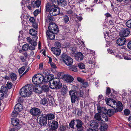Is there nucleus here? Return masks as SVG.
<instances>
[{"mask_svg":"<svg viewBox=\"0 0 131 131\" xmlns=\"http://www.w3.org/2000/svg\"><path fill=\"white\" fill-rule=\"evenodd\" d=\"M108 105L111 106L114 109L107 110L106 114L111 116L115 113L120 112L123 110V106L122 102L120 101L117 102L115 100L111 98H108L106 102Z\"/></svg>","mask_w":131,"mask_h":131,"instance_id":"f257e3e1","label":"nucleus"},{"mask_svg":"<svg viewBox=\"0 0 131 131\" xmlns=\"http://www.w3.org/2000/svg\"><path fill=\"white\" fill-rule=\"evenodd\" d=\"M48 28L49 30L46 31V35L49 39L53 40L55 38L54 34H57L58 32V26L55 23H50L49 24Z\"/></svg>","mask_w":131,"mask_h":131,"instance_id":"f03ea898","label":"nucleus"},{"mask_svg":"<svg viewBox=\"0 0 131 131\" xmlns=\"http://www.w3.org/2000/svg\"><path fill=\"white\" fill-rule=\"evenodd\" d=\"M30 84H27L22 87L20 91V94L22 97H26L30 96L32 94Z\"/></svg>","mask_w":131,"mask_h":131,"instance_id":"7ed1b4c3","label":"nucleus"},{"mask_svg":"<svg viewBox=\"0 0 131 131\" xmlns=\"http://www.w3.org/2000/svg\"><path fill=\"white\" fill-rule=\"evenodd\" d=\"M97 110L98 112L100 113H102L101 115L104 121H107L108 118L106 114L107 109L105 107H101L100 105H97Z\"/></svg>","mask_w":131,"mask_h":131,"instance_id":"20e7f679","label":"nucleus"},{"mask_svg":"<svg viewBox=\"0 0 131 131\" xmlns=\"http://www.w3.org/2000/svg\"><path fill=\"white\" fill-rule=\"evenodd\" d=\"M61 57L63 62L67 65L69 66L72 64L73 60L70 56L63 53L61 55Z\"/></svg>","mask_w":131,"mask_h":131,"instance_id":"39448f33","label":"nucleus"},{"mask_svg":"<svg viewBox=\"0 0 131 131\" xmlns=\"http://www.w3.org/2000/svg\"><path fill=\"white\" fill-rule=\"evenodd\" d=\"M46 77L40 74H36L32 78V82H46Z\"/></svg>","mask_w":131,"mask_h":131,"instance_id":"423d86ee","label":"nucleus"},{"mask_svg":"<svg viewBox=\"0 0 131 131\" xmlns=\"http://www.w3.org/2000/svg\"><path fill=\"white\" fill-rule=\"evenodd\" d=\"M75 121V129H77L78 131H82L84 128V123L79 119H76Z\"/></svg>","mask_w":131,"mask_h":131,"instance_id":"0eeeda50","label":"nucleus"},{"mask_svg":"<svg viewBox=\"0 0 131 131\" xmlns=\"http://www.w3.org/2000/svg\"><path fill=\"white\" fill-rule=\"evenodd\" d=\"M33 84H30V89H31L32 93V91L35 92L37 93H42V90H39L38 89V87L40 88V85L39 84H38L37 83H35V82H33ZM37 83V82H36Z\"/></svg>","mask_w":131,"mask_h":131,"instance_id":"6e6552de","label":"nucleus"},{"mask_svg":"<svg viewBox=\"0 0 131 131\" xmlns=\"http://www.w3.org/2000/svg\"><path fill=\"white\" fill-rule=\"evenodd\" d=\"M30 113L33 117L40 116L41 114V110L39 108L34 107L30 110Z\"/></svg>","mask_w":131,"mask_h":131,"instance_id":"1a4fd4ad","label":"nucleus"},{"mask_svg":"<svg viewBox=\"0 0 131 131\" xmlns=\"http://www.w3.org/2000/svg\"><path fill=\"white\" fill-rule=\"evenodd\" d=\"M49 85L51 89L56 90L60 89L62 86L61 82H49Z\"/></svg>","mask_w":131,"mask_h":131,"instance_id":"9d476101","label":"nucleus"},{"mask_svg":"<svg viewBox=\"0 0 131 131\" xmlns=\"http://www.w3.org/2000/svg\"><path fill=\"white\" fill-rule=\"evenodd\" d=\"M39 118V124L41 126H45L47 123V119L46 116V114L40 115Z\"/></svg>","mask_w":131,"mask_h":131,"instance_id":"9b49d317","label":"nucleus"},{"mask_svg":"<svg viewBox=\"0 0 131 131\" xmlns=\"http://www.w3.org/2000/svg\"><path fill=\"white\" fill-rule=\"evenodd\" d=\"M77 92L75 90L70 91L69 92L72 103H75L77 99L78 98L77 95Z\"/></svg>","mask_w":131,"mask_h":131,"instance_id":"f8f14e48","label":"nucleus"},{"mask_svg":"<svg viewBox=\"0 0 131 131\" xmlns=\"http://www.w3.org/2000/svg\"><path fill=\"white\" fill-rule=\"evenodd\" d=\"M130 32V29L128 28H122L119 33L120 37H127Z\"/></svg>","mask_w":131,"mask_h":131,"instance_id":"ddd939ff","label":"nucleus"},{"mask_svg":"<svg viewBox=\"0 0 131 131\" xmlns=\"http://www.w3.org/2000/svg\"><path fill=\"white\" fill-rule=\"evenodd\" d=\"M51 123L50 122L49 124V130L50 131H53L56 129L58 127V123L55 121H52Z\"/></svg>","mask_w":131,"mask_h":131,"instance_id":"4468645a","label":"nucleus"},{"mask_svg":"<svg viewBox=\"0 0 131 131\" xmlns=\"http://www.w3.org/2000/svg\"><path fill=\"white\" fill-rule=\"evenodd\" d=\"M60 13V10L59 8H52L49 11V13L51 16H54L59 14Z\"/></svg>","mask_w":131,"mask_h":131,"instance_id":"2eb2a0df","label":"nucleus"},{"mask_svg":"<svg viewBox=\"0 0 131 131\" xmlns=\"http://www.w3.org/2000/svg\"><path fill=\"white\" fill-rule=\"evenodd\" d=\"M62 78V79L67 82H72L74 80L73 78L69 75L64 74Z\"/></svg>","mask_w":131,"mask_h":131,"instance_id":"dca6fc26","label":"nucleus"},{"mask_svg":"<svg viewBox=\"0 0 131 131\" xmlns=\"http://www.w3.org/2000/svg\"><path fill=\"white\" fill-rule=\"evenodd\" d=\"M29 34L33 36L32 38L33 39L36 40L38 39V37L37 35V31L34 29H31L29 31Z\"/></svg>","mask_w":131,"mask_h":131,"instance_id":"f3484780","label":"nucleus"},{"mask_svg":"<svg viewBox=\"0 0 131 131\" xmlns=\"http://www.w3.org/2000/svg\"><path fill=\"white\" fill-rule=\"evenodd\" d=\"M22 49L24 51H26L29 49L31 50H34L35 49V47L34 46H29L28 44L26 43L23 46Z\"/></svg>","mask_w":131,"mask_h":131,"instance_id":"a211bd4d","label":"nucleus"},{"mask_svg":"<svg viewBox=\"0 0 131 131\" xmlns=\"http://www.w3.org/2000/svg\"><path fill=\"white\" fill-rule=\"evenodd\" d=\"M126 42V39L124 37L119 38L117 40V44L119 46H121L125 44Z\"/></svg>","mask_w":131,"mask_h":131,"instance_id":"6ab92c4d","label":"nucleus"},{"mask_svg":"<svg viewBox=\"0 0 131 131\" xmlns=\"http://www.w3.org/2000/svg\"><path fill=\"white\" fill-rule=\"evenodd\" d=\"M99 124V122L94 120H92L91 121V124L89 125V126L90 127L97 128Z\"/></svg>","mask_w":131,"mask_h":131,"instance_id":"aec40b11","label":"nucleus"},{"mask_svg":"<svg viewBox=\"0 0 131 131\" xmlns=\"http://www.w3.org/2000/svg\"><path fill=\"white\" fill-rule=\"evenodd\" d=\"M51 50L53 53L56 56L59 55L61 53V50L58 48H52Z\"/></svg>","mask_w":131,"mask_h":131,"instance_id":"412c9836","label":"nucleus"},{"mask_svg":"<svg viewBox=\"0 0 131 131\" xmlns=\"http://www.w3.org/2000/svg\"><path fill=\"white\" fill-rule=\"evenodd\" d=\"M84 58L83 55V54L81 52L78 53L75 56V59L79 61H80L82 60Z\"/></svg>","mask_w":131,"mask_h":131,"instance_id":"4be33fe9","label":"nucleus"},{"mask_svg":"<svg viewBox=\"0 0 131 131\" xmlns=\"http://www.w3.org/2000/svg\"><path fill=\"white\" fill-rule=\"evenodd\" d=\"M22 110V106L20 103H17L15 106L14 110L15 112H19Z\"/></svg>","mask_w":131,"mask_h":131,"instance_id":"5701e85b","label":"nucleus"},{"mask_svg":"<svg viewBox=\"0 0 131 131\" xmlns=\"http://www.w3.org/2000/svg\"><path fill=\"white\" fill-rule=\"evenodd\" d=\"M68 91L67 86L66 85H63V87L61 90V93L62 95H64L67 94Z\"/></svg>","mask_w":131,"mask_h":131,"instance_id":"b1692460","label":"nucleus"},{"mask_svg":"<svg viewBox=\"0 0 131 131\" xmlns=\"http://www.w3.org/2000/svg\"><path fill=\"white\" fill-rule=\"evenodd\" d=\"M84 91V90H83L82 88H80L79 89V91L77 92L76 93L78 98L79 97H82V98L83 97Z\"/></svg>","mask_w":131,"mask_h":131,"instance_id":"393cba45","label":"nucleus"},{"mask_svg":"<svg viewBox=\"0 0 131 131\" xmlns=\"http://www.w3.org/2000/svg\"><path fill=\"white\" fill-rule=\"evenodd\" d=\"M11 122L12 125L14 126H17L19 123V121L16 118H14L11 119Z\"/></svg>","mask_w":131,"mask_h":131,"instance_id":"a878e982","label":"nucleus"},{"mask_svg":"<svg viewBox=\"0 0 131 131\" xmlns=\"http://www.w3.org/2000/svg\"><path fill=\"white\" fill-rule=\"evenodd\" d=\"M107 128V125L106 123L102 124L99 128L100 131H105Z\"/></svg>","mask_w":131,"mask_h":131,"instance_id":"bb28decb","label":"nucleus"},{"mask_svg":"<svg viewBox=\"0 0 131 131\" xmlns=\"http://www.w3.org/2000/svg\"><path fill=\"white\" fill-rule=\"evenodd\" d=\"M46 116L47 120H48L54 119L55 118V115L51 113H49L47 114H46Z\"/></svg>","mask_w":131,"mask_h":131,"instance_id":"cd10ccee","label":"nucleus"},{"mask_svg":"<svg viewBox=\"0 0 131 131\" xmlns=\"http://www.w3.org/2000/svg\"><path fill=\"white\" fill-rule=\"evenodd\" d=\"M94 118L98 121H102L104 122V120L101 118V114L98 112V113L95 114L94 116Z\"/></svg>","mask_w":131,"mask_h":131,"instance_id":"c85d7f7f","label":"nucleus"},{"mask_svg":"<svg viewBox=\"0 0 131 131\" xmlns=\"http://www.w3.org/2000/svg\"><path fill=\"white\" fill-rule=\"evenodd\" d=\"M2 92L4 93V94L5 95L7 94L8 92V89L7 87L5 85H3L2 86L1 88V90Z\"/></svg>","mask_w":131,"mask_h":131,"instance_id":"c756f323","label":"nucleus"},{"mask_svg":"<svg viewBox=\"0 0 131 131\" xmlns=\"http://www.w3.org/2000/svg\"><path fill=\"white\" fill-rule=\"evenodd\" d=\"M67 128L70 129V128L68 125H61L59 128V130L60 131H65Z\"/></svg>","mask_w":131,"mask_h":131,"instance_id":"7c9ffc66","label":"nucleus"},{"mask_svg":"<svg viewBox=\"0 0 131 131\" xmlns=\"http://www.w3.org/2000/svg\"><path fill=\"white\" fill-rule=\"evenodd\" d=\"M41 90L42 91L43 90L44 92H47L49 91L50 89L48 85L44 84L41 87Z\"/></svg>","mask_w":131,"mask_h":131,"instance_id":"2f4dec72","label":"nucleus"},{"mask_svg":"<svg viewBox=\"0 0 131 131\" xmlns=\"http://www.w3.org/2000/svg\"><path fill=\"white\" fill-rule=\"evenodd\" d=\"M59 4V2L58 0H53L52 2V6L54 7V8H58L57 7Z\"/></svg>","mask_w":131,"mask_h":131,"instance_id":"473e14b6","label":"nucleus"},{"mask_svg":"<svg viewBox=\"0 0 131 131\" xmlns=\"http://www.w3.org/2000/svg\"><path fill=\"white\" fill-rule=\"evenodd\" d=\"M75 120L73 119L69 123V126L72 129H75V127L74 125L75 124Z\"/></svg>","mask_w":131,"mask_h":131,"instance_id":"72a5a7b5","label":"nucleus"},{"mask_svg":"<svg viewBox=\"0 0 131 131\" xmlns=\"http://www.w3.org/2000/svg\"><path fill=\"white\" fill-rule=\"evenodd\" d=\"M45 76L46 78H46L47 79V81H46V82H50L54 78V75L52 74L47 75Z\"/></svg>","mask_w":131,"mask_h":131,"instance_id":"f704fd0d","label":"nucleus"},{"mask_svg":"<svg viewBox=\"0 0 131 131\" xmlns=\"http://www.w3.org/2000/svg\"><path fill=\"white\" fill-rule=\"evenodd\" d=\"M52 8V6L50 3H48L46 6V10L47 12H49Z\"/></svg>","mask_w":131,"mask_h":131,"instance_id":"c9c22d12","label":"nucleus"},{"mask_svg":"<svg viewBox=\"0 0 131 131\" xmlns=\"http://www.w3.org/2000/svg\"><path fill=\"white\" fill-rule=\"evenodd\" d=\"M69 69L70 70L75 72H77L78 71L77 66L75 65L70 66Z\"/></svg>","mask_w":131,"mask_h":131,"instance_id":"e433bc0d","label":"nucleus"},{"mask_svg":"<svg viewBox=\"0 0 131 131\" xmlns=\"http://www.w3.org/2000/svg\"><path fill=\"white\" fill-rule=\"evenodd\" d=\"M48 102L47 99L45 98L42 99L40 101V104L43 105H46Z\"/></svg>","mask_w":131,"mask_h":131,"instance_id":"4c0bfd02","label":"nucleus"},{"mask_svg":"<svg viewBox=\"0 0 131 131\" xmlns=\"http://www.w3.org/2000/svg\"><path fill=\"white\" fill-rule=\"evenodd\" d=\"M10 78L13 81H15L17 79V75L15 74L12 73L11 74Z\"/></svg>","mask_w":131,"mask_h":131,"instance_id":"58836bf2","label":"nucleus"},{"mask_svg":"<svg viewBox=\"0 0 131 131\" xmlns=\"http://www.w3.org/2000/svg\"><path fill=\"white\" fill-rule=\"evenodd\" d=\"M7 94L4 95L3 92L0 90V100L3 99L4 98V97L6 98L7 97Z\"/></svg>","mask_w":131,"mask_h":131,"instance_id":"ea45409f","label":"nucleus"},{"mask_svg":"<svg viewBox=\"0 0 131 131\" xmlns=\"http://www.w3.org/2000/svg\"><path fill=\"white\" fill-rule=\"evenodd\" d=\"M34 40H35L34 39L30 40L29 41V42L32 45L31 46H34L35 47V46L37 45V43Z\"/></svg>","mask_w":131,"mask_h":131,"instance_id":"a19ab883","label":"nucleus"},{"mask_svg":"<svg viewBox=\"0 0 131 131\" xmlns=\"http://www.w3.org/2000/svg\"><path fill=\"white\" fill-rule=\"evenodd\" d=\"M25 69V66H23L19 69L18 70V72L19 74L20 75L23 72H24Z\"/></svg>","mask_w":131,"mask_h":131,"instance_id":"79ce46f5","label":"nucleus"},{"mask_svg":"<svg viewBox=\"0 0 131 131\" xmlns=\"http://www.w3.org/2000/svg\"><path fill=\"white\" fill-rule=\"evenodd\" d=\"M130 111L128 109H125L124 110V114L125 116L128 115L130 113Z\"/></svg>","mask_w":131,"mask_h":131,"instance_id":"37998d69","label":"nucleus"},{"mask_svg":"<svg viewBox=\"0 0 131 131\" xmlns=\"http://www.w3.org/2000/svg\"><path fill=\"white\" fill-rule=\"evenodd\" d=\"M53 19L52 18L51 16H47L45 18V20L46 21L47 23L49 22L52 21Z\"/></svg>","mask_w":131,"mask_h":131,"instance_id":"c03bdc74","label":"nucleus"},{"mask_svg":"<svg viewBox=\"0 0 131 131\" xmlns=\"http://www.w3.org/2000/svg\"><path fill=\"white\" fill-rule=\"evenodd\" d=\"M61 5L62 6H64L67 5V2L65 0H60V2Z\"/></svg>","mask_w":131,"mask_h":131,"instance_id":"a18cd8bd","label":"nucleus"},{"mask_svg":"<svg viewBox=\"0 0 131 131\" xmlns=\"http://www.w3.org/2000/svg\"><path fill=\"white\" fill-rule=\"evenodd\" d=\"M126 25L127 27L131 28V19L128 20L126 22Z\"/></svg>","mask_w":131,"mask_h":131,"instance_id":"49530a36","label":"nucleus"},{"mask_svg":"<svg viewBox=\"0 0 131 131\" xmlns=\"http://www.w3.org/2000/svg\"><path fill=\"white\" fill-rule=\"evenodd\" d=\"M69 18L66 15L63 17V20L64 21V23L65 24H66L69 21Z\"/></svg>","mask_w":131,"mask_h":131,"instance_id":"de8ad7c7","label":"nucleus"},{"mask_svg":"<svg viewBox=\"0 0 131 131\" xmlns=\"http://www.w3.org/2000/svg\"><path fill=\"white\" fill-rule=\"evenodd\" d=\"M111 89L110 88L108 87H107L106 91V94L107 95H108L109 97H110L109 95H110L111 93Z\"/></svg>","mask_w":131,"mask_h":131,"instance_id":"09e8293b","label":"nucleus"},{"mask_svg":"<svg viewBox=\"0 0 131 131\" xmlns=\"http://www.w3.org/2000/svg\"><path fill=\"white\" fill-rule=\"evenodd\" d=\"M78 67L81 69L85 68V66L83 63H79L78 64Z\"/></svg>","mask_w":131,"mask_h":131,"instance_id":"8fccbe9b","label":"nucleus"},{"mask_svg":"<svg viewBox=\"0 0 131 131\" xmlns=\"http://www.w3.org/2000/svg\"><path fill=\"white\" fill-rule=\"evenodd\" d=\"M41 2L40 1L38 0L36 1L35 3V5H36L37 7H38L40 5Z\"/></svg>","mask_w":131,"mask_h":131,"instance_id":"3c124183","label":"nucleus"},{"mask_svg":"<svg viewBox=\"0 0 131 131\" xmlns=\"http://www.w3.org/2000/svg\"><path fill=\"white\" fill-rule=\"evenodd\" d=\"M19 58L22 62H25L26 60V58L24 57L23 56H20Z\"/></svg>","mask_w":131,"mask_h":131,"instance_id":"603ef678","label":"nucleus"},{"mask_svg":"<svg viewBox=\"0 0 131 131\" xmlns=\"http://www.w3.org/2000/svg\"><path fill=\"white\" fill-rule=\"evenodd\" d=\"M7 88L9 89H11L12 88L13 84L11 83V82H7Z\"/></svg>","mask_w":131,"mask_h":131,"instance_id":"864d4df0","label":"nucleus"},{"mask_svg":"<svg viewBox=\"0 0 131 131\" xmlns=\"http://www.w3.org/2000/svg\"><path fill=\"white\" fill-rule=\"evenodd\" d=\"M18 112H14V111H13L12 115V116L14 117H17L18 114Z\"/></svg>","mask_w":131,"mask_h":131,"instance_id":"5fc2aeb1","label":"nucleus"},{"mask_svg":"<svg viewBox=\"0 0 131 131\" xmlns=\"http://www.w3.org/2000/svg\"><path fill=\"white\" fill-rule=\"evenodd\" d=\"M82 114V109L78 110L77 113V115L78 116H80Z\"/></svg>","mask_w":131,"mask_h":131,"instance_id":"6e6d98bb","label":"nucleus"},{"mask_svg":"<svg viewBox=\"0 0 131 131\" xmlns=\"http://www.w3.org/2000/svg\"><path fill=\"white\" fill-rule=\"evenodd\" d=\"M18 101L19 103H23L24 101V100L21 97H19L18 99Z\"/></svg>","mask_w":131,"mask_h":131,"instance_id":"4d7b16f0","label":"nucleus"},{"mask_svg":"<svg viewBox=\"0 0 131 131\" xmlns=\"http://www.w3.org/2000/svg\"><path fill=\"white\" fill-rule=\"evenodd\" d=\"M39 9H37L34 12V16H36L39 13Z\"/></svg>","mask_w":131,"mask_h":131,"instance_id":"13d9d810","label":"nucleus"},{"mask_svg":"<svg viewBox=\"0 0 131 131\" xmlns=\"http://www.w3.org/2000/svg\"><path fill=\"white\" fill-rule=\"evenodd\" d=\"M32 26L33 27L36 29H37L38 28V24L36 22H35L32 23Z\"/></svg>","mask_w":131,"mask_h":131,"instance_id":"bf43d9fd","label":"nucleus"},{"mask_svg":"<svg viewBox=\"0 0 131 131\" xmlns=\"http://www.w3.org/2000/svg\"><path fill=\"white\" fill-rule=\"evenodd\" d=\"M77 80L79 82H84V80L79 77L77 78Z\"/></svg>","mask_w":131,"mask_h":131,"instance_id":"052dcab7","label":"nucleus"},{"mask_svg":"<svg viewBox=\"0 0 131 131\" xmlns=\"http://www.w3.org/2000/svg\"><path fill=\"white\" fill-rule=\"evenodd\" d=\"M48 99L49 103L51 104H53V98L52 97H49V98Z\"/></svg>","mask_w":131,"mask_h":131,"instance_id":"680f3d73","label":"nucleus"},{"mask_svg":"<svg viewBox=\"0 0 131 131\" xmlns=\"http://www.w3.org/2000/svg\"><path fill=\"white\" fill-rule=\"evenodd\" d=\"M55 45L56 47L58 48H60L61 47L60 43L59 42H56L55 43Z\"/></svg>","mask_w":131,"mask_h":131,"instance_id":"e2e57ef3","label":"nucleus"},{"mask_svg":"<svg viewBox=\"0 0 131 131\" xmlns=\"http://www.w3.org/2000/svg\"><path fill=\"white\" fill-rule=\"evenodd\" d=\"M127 47L128 49L131 50V40L128 42L127 44Z\"/></svg>","mask_w":131,"mask_h":131,"instance_id":"0e129e2a","label":"nucleus"},{"mask_svg":"<svg viewBox=\"0 0 131 131\" xmlns=\"http://www.w3.org/2000/svg\"><path fill=\"white\" fill-rule=\"evenodd\" d=\"M70 50L71 51H72V53H74L75 52L76 50L75 47H70Z\"/></svg>","mask_w":131,"mask_h":131,"instance_id":"69168bd1","label":"nucleus"},{"mask_svg":"<svg viewBox=\"0 0 131 131\" xmlns=\"http://www.w3.org/2000/svg\"><path fill=\"white\" fill-rule=\"evenodd\" d=\"M29 21L30 22L34 23L35 22V19L33 17H31L29 18Z\"/></svg>","mask_w":131,"mask_h":131,"instance_id":"338daca9","label":"nucleus"},{"mask_svg":"<svg viewBox=\"0 0 131 131\" xmlns=\"http://www.w3.org/2000/svg\"><path fill=\"white\" fill-rule=\"evenodd\" d=\"M84 85V87L85 88L87 87L88 86V82H81Z\"/></svg>","mask_w":131,"mask_h":131,"instance_id":"774afa93","label":"nucleus"}]
</instances>
